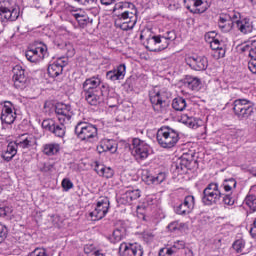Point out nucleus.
<instances>
[{
  "mask_svg": "<svg viewBox=\"0 0 256 256\" xmlns=\"http://www.w3.org/2000/svg\"><path fill=\"white\" fill-rule=\"evenodd\" d=\"M233 112L240 121H247V119L253 117L255 108L253 107V102L250 100L236 99L233 102Z\"/></svg>",
  "mask_w": 256,
  "mask_h": 256,
  "instance_id": "nucleus-3",
  "label": "nucleus"
},
{
  "mask_svg": "<svg viewBox=\"0 0 256 256\" xmlns=\"http://www.w3.org/2000/svg\"><path fill=\"white\" fill-rule=\"evenodd\" d=\"M165 179H167V175L164 172L158 173L157 176L150 177V181L154 183V185H160Z\"/></svg>",
  "mask_w": 256,
  "mask_h": 256,
  "instance_id": "nucleus-36",
  "label": "nucleus"
},
{
  "mask_svg": "<svg viewBox=\"0 0 256 256\" xmlns=\"http://www.w3.org/2000/svg\"><path fill=\"white\" fill-rule=\"evenodd\" d=\"M183 223H179V222H172L168 225V229L169 231H179V229H181V227H183Z\"/></svg>",
  "mask_w": 256,
  "mask_h": 256,
  "instance_id": "nucleus-47",
  "label": "nucleus"
},
{
  "mask_svg": "<svg viewBox=\"0 0 256 256\" xmlns=\"http://www.w3.org/2000/svg\"><path fill=\"white\" fill-rule=\"evenodd\" d=\"M241 51L243 53H245L246 51L249 52V57H251V59H256V40H251L250 45L249 44H245L242 48Z\"/></svg>",
  "mask_w": 256,
  "mask_h": 256,
  "instance_id": "nucleus-28",
  "label": "nucleus"
},
{
  "mask_svg": "<svg viewBox=\"0 0 256 256\" xmlns=\"http://www.w3.org/2000/svg\"><path fill=\"white\" fill-rule=\"evenodd\" d=\"M118 253L120 256H143V248L139 243L123 242L119 246Z\"/></svg>",
  "mask_w": 256,
  "mask_h": 256,
  "instance_id": "nucleus-8",
  "label": "nucleus"
},
{
  "mask_svg": "<svg viewBox=\"0 0 256 256\" xmlns=\"http://www.w3.org/2000/svg\"><path fill=\"white\" fill-rule=\"evenodd\" d=\"M45 53H47V46L43 45L27 50L25 56L30 63H39V61H43V59H45Z\"/></svg>",
  "mask_w": 256,
  "mask_h": 256,
  "instance_id": "nucleus-11",
  "label": "nucleus"
},
{
  "mask_svg": "<svg viewBox=\"0 0 256 256\" xmlns=\"http://www.w3.org/2000/svg\"><path fill=\"white\" fill-rule=\"evenodd\" d=\"M0 119L2 123H6V125H12V123H15V119H17V113L13 111V104L11 102H4Z\"/></svg>",
  "mask_w": 256,
  "mask_h": 256,
  "instance_id": "nucleus-12",
  "label": "nucleus"
},
{
  "mask_svg": "<svg viewBox=\"0 0 256 256\" xmlns=\"http://www.w3.org/2000/svg\"><path fill=\"white\" fill-rule=\"evenodd\" d=\"M239 17H241V14H239V13H234V14L232 15L233 23H237V19H239Z\"/></svg>",
  "mask_w": 256,
  "mask_h": 256,
  "instance_id": "nucleus-64",
  "label": "nucleus"
},
{
  "mask_svg": "<svg viewBox=\"0 0 256 256\" xmlns=\"http://www.w3.org/2000/svg\"><path fill=\"white\" fill-rule=\"evenodd\" d=\"M149 151H151V148L145 141L139 138L132 140V155L136 161H145L149 157Z\"/></svg>",
  "mask_w": 256,
  "mask_h": 256,
  "instance_id": "nucleus-6",
  "label": "nucleus"
},
{
  "mask_svg": "<svg viewBox=\"0 0 256 256\" xmlns=\"http://www.w3.org/2000/svg\"><path fill=\"white\" fill-rule=\"evenodd\" d=\"M135 20V25L137 24V16H135V13L124 11L121 14L118 15L117 20L115 23H126L129 24Z\"/></svg>",
  "mask_w": 256,
  "mask_h": 256,
  "instance_id": "nucleus-25",
  "label": "nucleus"
},
{
  "mask_svg": "<svg viewBox=\"0 0 256 256\" xmlns=\"http://www.w3.org/2000/svg\"><path fill=\"white\" fill-rule=\"evenodd\" d=\"M61 150V146L58 143H50L45 144L43 146V154L51 157L53 155H57V153Z\"/></svg>",
  "mask_w": 256,
  "mask_h": 256,
  "instance_id": "nucleus-26",
  "label": "nucleus"
},
{
  "mask_svg": "<svg viewBox=\"0 0 256 256\" xmlns=\"http://www.w3.org/2000/svg\"><path fill=\"white\" fill-rule=\"evenodd\" d=\"M191 163H193V155L183 154L175 163V168L181 173L185 169H191Z\"/></svg>",
  "mask_w": 256,
  "mask_h": 256,
  "instance_id": "nucleus-21",
  "label": "nucleus"
},
{
  "mask_svg": "<svg viewBox=\"0 0 256 256\" xmlns=\"http://www.w3.org/2000/svg\"><path fill=\"white\" fill-rule=\"evenodd\" d=\"M248 69L253 73L254 75L256 74V59H251L248 62Z\"/></svg>",
  "mask_w": 256,
  "mask_h": 256,
  "instance_id": "nucleus-52",
  "label": "nucleus"
},
{
  "mask_svg": "<svg viewBox=\"0 0 256 256\" xmlns=\"http://www.w3.org/2000/svg\"><path fill=\"white\" fill-rule=\"evenodd\" d=\"M173 253H177V250L173 246L166 249V255H173Z\"/></svg>",
  "mask_w": 256,
  "mask_h": 256,
  "instance_id": "nucleus-62",
  "label": "nucleus"
},
{
  "mask_svg": "<svg viewBox=\"0 0 256 256\" xmlns=\"http://www.w3.org/2000/svg\"><path fill=\"white\" fill-rule=\"evenodd\" d=\"M172 108L175 111H185L187 108V100L183 97L174 98L172 101Z\"/></svg>",
  "mask_w": 256,
  "mask_h": 256,
  "instance_id": "nucleus-27",
  "label": "nucleus"
},
{
  "mask_svg": "<svg viewBox=\"0 0 256 256\" xmlns=\"http://www.w3.org/2000/svg\"><path fill=\"white\" fill-rule=\"evenodd\" d=\"M19 19V9L0 7V21L7 23V21H17Z\"/></svg>",
  "mask_w": 256,
  "mask_h": 256,
  "instance_id": "nucleus-16",
  "label": "nucleus"
},
{
  "mask_svg": "<svg viewBox=\"0 0 256 256\" xmlns=\"http://www.w3.org/2000/svg\"><path fill=\"white\" fill-rule=\"evenodd\" d=\"M105 169V165L99 164V162H95L94 171L97 172V175L101 176V173Z\"/></svg>",
  "mask_w": 256,
  "mask_h": 256,
  "instance_id": "nucleus-54",
  "label": "nucleus"
},
{
  "mask_svg": "<svg viewBox=\"0 0 256 256\" xmlns=\"http://www.w3.org/2000/svg\"><path fill=\"white\" fill-rule=\"evenodd\" d=\"M119 203L122 205H131L133 203V200L131 199V196L128 191H126L119 199Z\"/></svg>",
  "mask_w": 256,
  "mask_h": 256,
  "instance_id": "nucleus-40",
  "label": "nucleus"
},
{
  "mask_svg": "<svg viewBox=\"0 0 256 256\" xmlns=\"http://www.w3.org/2000/svg\"><path fill=\"white\" fill-rule=\"evenodd\" d=\"M128 193L132 201H136V199H139V197H141V192L139 190H128Z\"/></svg>",
  "mask_w": 256,
  "mask_h": 256,
  "instance_id": "nucleus-50",
  "label": "nucleus"
},
{
  "mask_svg": "<svg viewBox=\"0 0 256 256\" xmlns=\"http://www.w3.org/2000/svg\"><path fill=\"white\" fill-rule=\"evenodd\" d=\"M68 51H67V55L68 57H73V55H75V49H73V46H71V44L66 45Z\"/></svg>",
  "mask_w": 256,
  "mask_h": 256,
  "instance_id": "nucleus-59",
  "label": "nucleus"
},
{
  "mask_svg": "<svg viewBox=\"0 0 256 256\" xmlns=\"http://www.w3.org/2000/svg\"><path fill=\"white\" fill-rule=\"evenodd\" d=\"M156 139L163 149H173L179 143V132L169 126H163L158 129Z\"/></svg>",
  "mask_w": 256,
  "mask_h": 256,
  "instance_id": "nucleus-2",
  "label": "nucleus"
},
{
  "mask_svg": "<svg viewBox=\"0 0 256 256\" xmlns=\"http://www.w3.org/2000/svg\"><path fill=\"white\" fill-rule=\"evenodd\" d=\"M5 239H7V228L3 224H0V244L3 243Z\"/></svg>",
  "mask_w": 256,
  "mask_h": 256,
  "instance_id": "nucleus-49",
  "label": "nucleus"
},
{
  "mask_svg": "<svg viewBox=\"0 0 256 256\" xmlns=\"http://www.w3.org/2000/svg\"><path fill=\"white\" fill-rule=\"evenodd\" d=\"M76 3H81V5H85L86 3H96L97 0H74Z\"/></svg>",
  "mask_w": 256,
  "mask_h": 256,
  "instance_id": "nucleus-60",
  "label": "nucleus"
},
{
  "mask_svg": "<svg viewBox=\"0 0 256 256\" xmlns=\"http://www.w3.org/2000/svg\"><path fill=\"white\" fill-rule=\"evenodd\" d=\"M123 239V230L117 228L113 231L112 235L109 237V241L112 243H119Z\"/></svg>",
  "mask_w": 256,
  "mask_h": 256,
  "instance_id": "nucleus-33",
  "label": "nucleus"
},
{
  "mask_svg": "<svg viewBox=\"0 0 256 256\" xmlns=\"http://www.w3.org/2000/svg\"><path fill=\"white\" fill-rule=\"evenodd\" d=\"M176 251H179V249H185V241L178 240L174 242L173 246Z\"/></svg>",
  "mask_w": 256,
  "mask_h": 256,
  "instance_id": "nucleus-53",
  "label": "nucleus"
},
{
  "mask_svg": "<svg viewBox=\"0 0 256 256\" xmlns=\"http://www.w3.org/2000/svg\"><path fill=\"white\" fill-rule=\"evenodd\" d=\"M17 149H19V146L17 145V142H10L8 143L6 149L2 151L1 157L4 161H13V157L17 155Z\"/></svg>",
  "mask_w": 256,
  "mask_h": 256,
  "instance_id": "nucleus-22",
  "label": "nucleus"
},
{
  "mask_svg": "<svg viewBox=\"0 0 256 256\" xmlns=\"http://www.w3.org/2000/svg\"><path fill=\"white\" fill-rule=\"evenodd\" d=\"M83 91H103L101 89V78L99 76H93L88 78L82 84Z\"/></svg>",
  "mask_w": 256,
  "mask_h": 256,
  "instance_id": "nucleus-20",
  "label": "nucleus"
},
{
  "mask_svg": "<svg viewBox=\"0 0 256 256\" xmlns=\"http://www.w3.org/2000/svg\"><path fill=\"white\" fill-rule=\"evenodd\" d=\"M149 97L154 111L161 113L163 111V105H165L167 101L165 94L163 92L153 90L150 92Z\"/></svg>",
  "mask_w": 256,
  "mask_h": 256,
  "instance_id": "nucleus-13",
  "label": "nucleus"
},
{
  "mask_svg": "<svg viewBox=\"0 0 256 256\" xmlns=\"http://www.w3.org/2000/svg\"><path fill=\"white\" fill-rule=\"evenodd\" d=\"M55 113L58 116V120L60 124L55 123L53 119H46L42 122V127L46 131H50L53 133L55 137H59L63 139L65 137V125L63 123H67V121H71V117H73V111L71 110V105L67 104H57L55 108Z\"/></svg>",
  "mask_w": 256,
  "mask_h": 256,
  "instance_id": "nucleus-1",
  "label": "nucleus"
},
{
  "mask_svg": "<svg viewBox=\"0 0 256 256\" xmlns=\"http://www.w3.org/2000/svg\"><path fill=\"white\" fill-rule=\"evenodd\" d=\"M28 256H49V254L45 248H36L34 251L28 254Z\"/></svg>",
  "mask_w": 256,
  "mask_h": 256,
  "instance_id": "nucleus-42",
  "label": "nucleus"
},
{
  "mask_svg": "<svg viewBox=\"0 0 256 256\" xmlns=\"http://www.w3.org/2000/svg\"><path fill=\"white\" fill-rule=\"evenodd\" d=\"M135 7V5L131 4V3H123V2H119L117 4H115L113 11H122V9H127V7Z\"/></svg>",
  "mask_w": 256,
  "mask_h": 256,
  "instance_id": "nucleus-43",
  "label": "nucleus"
},
{
  "mask_svg": "<svg viewBox=\"0 0 256 256\" xmlns=\"http://www.w3.org/2000/svg\"><path fill=\"white\" fill-rule=\"evenodd\" d=\"M11 213V208L9 207H0V217H7Z\"/></svg>",
  "mask_w": 256,
  "mask_h": 256,
  "instance_id": "nucleus-56",
  "label": "nucleus"
},
{
  "mask_svg": "<svg viewBox=\"0 0 256 256\" xmlns=\"http://www.w3.org/2000/svg\"><path fill=\"white\" fill-rule=\"evenodd\" d=\"M116 27L122 29V31H131L135 27V19L132 20L129 24L122 22H115Z\"/></svg>",
  "mask_w": 256,
  "mask_h": 256,
  "instance_id": "nucleus-37",
  "label": "nucleus"
},
{
  "mask_svg": "<svg viewBox=\"0 0 256 256\" xmlns=\"http://www.w3.org/2000/svg\"><path fill=\"white\" fill-rule=\"evenodd\" d=\"M208 43L210 44V47L213 51H217V49L222 47L219 39L208 40Z\"/></svg>",
  "mask_w": 256,
  "mask_h": 256,
  "instance_id": "nucleus-46",
  "label": "nucleus"
},
{
  "mask_svg": "<svg viewBox=\"0 0 256 256\" xmlns=\"http://www.w3.org/2000/svg\"><path fill=\"white\" fill-rule=\"evenodd\" d=\"M215 32H209L205 35V40L207 41V43H209V41H213V39H217L215 38Z\"/></svg>",
  "mask_w": 256,
  "mask_h": 256,
  "instance_id": "nucleus-58",
  "label": "nucleus"
},
{
  "mask_svg": "<svg viewBox=\"0 0 256 256\" xmlns=\"http://www.w3.org/2000/svg\"><path fill=\"white\" fill-rule=\"evenodd\" d=\"M115 175V171L111 167L104 166V170L100 174V177H105V179H111Z\"/></svg>",
  "mask_w": 256,
  "mask_h": 256,
  "instance_id": "nucleus-41",
  "label": "nucleus"
},
{
  "mask_svg": "<svg viewBox=\"0 0 256 256\" xmlns=\"http://www.w3.org/2000/svg\"><path fill=\"white\" fill-rule=\"evenodd\" d=\"M195 208V197L188 195L185 197L184 201L176 206L175 212L177 215H189L191 211Z\"/></svg>",
  "mask_w": 256,
  "mask_h": 256,
  "instance_id": "nucleus-14",
  "label": "nucleus"
},
{
  "mask_svg": "<svg viewBox=\"0 0 256 256\" xmlns=\"http://www.w3.org/2000/svg\"><path fill=\"white\" fill-rule=\"evenodd\" d=\"M127 73V66L125 64H120L113 70H110L106 73V78L109 81H121L125 79V75Z\"/></svg>",
  "mask_w": 256,
  "mask_h": 256,
  "instance_id": "nucleus-18",
  "label": "nucleus"
},
{
  "mask_svg": "<svg viewBox=\"0 0 256 256\" xmlns=\"http://www.w3.org/2000/svg\"><path fill=\"white\" fill-rule=\"evenodd\" d=\"M156 38L160 39V41H158V43H156V51H164V49H167V47H169V42L167 41V39H165L163 36L159 35L156 36Z\"/></svg>",
  "mask_w": 256,
  "mask_h": 256,
  "instance_id": "nucleus-35",
  "label": "nucleus"
},
{
  "mask_svg": "<svg viewBox=\"0 0 256 256\" xmlns=\"http://www.w3.org/2000/svg\"><path fill=\"white\" fill-rule=\"evenodd\" d=\"M168 43H171V41H175L177 39V35L175 34V31H168L165 35L162 36Z\"/></svg>",
  "mask_w": 256,
  "mask_h": 256,
  "instance_id": "nucleus-44",
  "label": "nucleus"
},
{
  "mask_svg": "<svg viewBox=\"0 0 256 256\" xmlns=\"http://www.w3.org/2000/svg\"><path fill=\"white\" fill-rule=\"evenodd\" d=\"M186 85L188 89H191L192 91H197V89H199V85H201V80H199V78L190 77L186 79Z\"/></svg>",
  "mask_w": 256,
  "mask_h": 256,
  "instance_id": "nucleus-31",
  "label": "nucleus"
},
{
  "mask_svg": "<svg viewBox=\"0 0 256 256\" xmlns=\"http://www.w3.org/2000/svg\"><path fill=\"white\" fill-rule=\"evenodd\" d=\"M223 203L225 205H235V198H233V195L232 194H226L224 197H223Z\"/></svg>",
  "mask_w": 256,
  "mask_h": 256,
  "instance_id": "nucleus-45",
  "label": "nucleus"
},
{
  "mask_svg": "<svg viewBox=\"0 0 256 256\" xmlns=\"http://www.w3.org/2000/svg\"><path fill=\"white\" fill-rule=\"evenodd\" d=\"M13 73V81H14V87L16 89H25L27 87V74L25 73V70L23 66L16 65L12 69Z\"/></svg>",
  "mask_w": 256,
  "mask_h": 256,
  "instance_id": "nucleus-9",
  "label": "nucleus"
},
{
  "mask_svg": "<svg viewBox=\"0 0 256 256\" xmlns=\"http://www.w3.org/2000/svg\"><path fill=\"white\" fill-rule=\"evenodd\" d=\"M244 205H247L253 213L256 211V197L255 195H248L244 200Z\"/></svg>",
  "mask_w": 256,
  "mask_h": 256,
  "instance_id": "nucleus-32",
  "label": "nucleus"
},
{
  "mask_svg": "<svg viewBox=\"0 0 256 256\" xmlns=\"http://www.w3.org/2000/svg\"><path fill=\"white\" fill-rule=\"evenodd\" d=\"M216 54H215V57H217V59H221L223 57H225V50L223 48V46H220L217 50H215Z\"/></svg>",
  "mask_w": 256,
  "mask_h": 256,
  "instance_id": "nucleus-55",
  "label": "nucleus"
},
{
  "mask_svg": "<svg viewBox=\"0 0 256 256\" xmlns=\"http://www.w3.org/2000/svg\"><path fill=\"white\" fill-rule=\"evenodd\" d=\"M161 41L157 36H152L146 39V49L157 53V43Z\"/></svg>",
  "mask_w": 256,
  "mask_h": 256,
  "instance_id": "nucleus-30",
  "label": "nucleus"
},
{
  "mask_svg": "<svg viewBox=\"0 0 256 256\" xmlns=\"http://www.w3.org/2000/svg\"><path fill=\"white\" fill-rule=\"evenodd\" d=\"M233 250L236 251V253H243V249H245V241L244 240H236L233 245Z\"/></svg>",
  "mask_w": 256,
  "mask_h": 256,
  "instance_id": "nucleus-38",
  "label": "nucleus"
},
{
  "mask_svg": "<svg viewBox=\"0 0 256 256\" xmlns=\"http://www.w3.org/2000/svg\"><path fill=\"white\" fill-rule=\"evenodd\" d=\"M62 187L64 189V191H69V189H73V182H71V180L64 178L62 180Z\"/></svg>",
  "mask_w": 256,
  "mask_h": 256,
  "instance_id": "nucleus-48",
  "label": "nucleus"
},
{
  "mask_svg": "<svg viewBox=\"0 0 256 256\" xmlns=\"http://www.w3.org/2000/svg\"><path fill=\"white\" fill-rule=\"evenodd\" d=\"M67 66V61L63 58H59L54 63L48 66V75L49 77L55 78L59 77L63 73V67Z\"/></svg>",
  "mask_w": 256,
  "mask_h": 256,
  "instance_id": "nucleus-19",
  "label": "nucleus"
},
{
  "mask_svg": "<svg viewBox=\"0 0 256 256\" xmlns=\"http://www.w3.org/2000/svg\"><path fill=\"white\" fill-rule=\"evenodd\" d=\"M179 121L180 123L187 125V127H190V129H195V127H197V122L195 121V118L190 117L187 114H182Z\"/></svg>",
  "mask_w": 256,
  "mask_h": 256,
  "instance_id": "nucleus-29",
  "label": "nucleus"
},
{
  "mask_svg": "<svg viewBox=\"0 0 256 256\" xmlns=\"http://www.w3.org/2000/svg\"><path fill=\"white\" fill-rule=\"evenodd\" d=\"M184 3L190 13L199 14L207 11V2L203 0H184Z\"/></svg>",
  "mask_w": 256,
  "mask_h": 256,
  "instance_id": "nucleus-15",
  "label": "nucleus"
},
{
  "mask_svg": "<svg viewBox=\"0 0 256 256\" xmlns=\"http://www.w3.org/2000/svg\"><path fill=\"white\" fill-rule=\"evenodd\" d=\"M236 27L238 31L247 35V33L253 32V22L251 20L245 18L243 20H236Z\"/></svg>",
  "mask_w": 256,
  "mask_h": 256,
  "instance_id": "nucleus-24",
  "label": "nucleus"
},
{
  "mask_svg": "<svg viewBox=\"0 0 256 256\" xmlns=\"http://www.w3.org/2000/svg\"><path fill=\"white\" fill-rule=\"evenodd\" d=\"M97 152L98 153H105L107 152V145L105 143V140H102L99 145L97 146Z\"/></svg>",
  "mask_w": 256,
  "mask_h": 256,
  "instance_id": "nucleus-51",
  "label": "nucleus"
},
{
  "mask_svg": "<svg viewBox=\"0 0 256 256\" xmlns=\"http://www.w3.org/2000/svg\"><path fill=\"white\" fill-rule=\"evenodd\" d=\"M74 17L78 21V23H81V21H87V19H85V16H82L80 14H75Z\"/></svg>",
  "mask_w": 256,
  "mask_h": 256,
  "instance_id": "nucleus-61",
  "label": "nucleus"
},
{
  "mask_svg": "<svg viewBox=\"0 0 256 256\" xmlns=\"http://www.w3.org/2000/svg\"><path fill=\"white\" fill-rule=\"evenodd\" d=\"M222 195L219 185L217 183H210L203 191L202 203L204 205H215Z\"/></svg>",
  "mask_w": 256,
  "mask_h": 256,
  "instance_id": "nucleus-5",
  "label": "nucleus"
},
{
  "mask_svg": "<svg viewBox=\"0 0 256 256\" xmlns=\"http://www.w3.org/2000/svg\"><path fill=\"white\" fill-rule=\"evenodd\" d=\"M106 143V150L110 153H115L117 151V143L114 140L104 139Z\"/></svg>",
  "mask_w": 256,
  "mask_h": 256,
  "instance_id": "nucleus-39",
  "label": "nucleus"
},
{
  "mask_svg": "<svg viewBox=\"0 0 256 256\" xmlns=\"http://www.w3.org/2000/svg\"><path fill=\"white\" fill-rule=\"evenodd\" d=\"M75 134L80 141H91L97 137V127L87 122H78L75 126Z\"/></svg>",
  "mask_w": 256,
  "mask_h": 256,
  "instance_id": "nucleus-4",
  "label": "nucleus"
},
{
  "mask_svg": "<svg viewBox=\"0 0 256 256\" xmlns=\"http://www.w3.org/2000/svg\"><path fill=\"white\" fill-rule=\"evenodd\" d=\"M224 191L226 193H229V191H233L237 187V181L234 178H230L228 180H225L223 183Z\"/></svg>",
  "mask_w": 256,
  "mask_h": 256,
  "instance_id": "nucleus-34",
  "label": "nucleus"
},
{
  "mask_svg": "<svg viewBox=\"0 0 256 256\" xmlns=\"http://www.w3.org/2000/svg\"><path fill=\"white\" fill-rule=\"evenodd\" d=\"M16 145H18L20 149H31V147H35V145H37V138L24 134L20 140L16 141Z\"/></svg>",
  "mask_w": 256,
  "mask_h": 256,
  "instance_id": "nucleus-23",
  "label": "nucleus"
},
{
  "mask_svg": "<svg viewBox=\"0 0 256 256\" xmlns=\"http://www.w3.org/2000/svg\"><path fill=\"white\" fill-rule=\"evenodd\" d=\"M107 213H109V198L101 197L96 204V208L89 213V217L91 221H101Z\"/></svg>",
  "mask_w": 256,
  "mask_h": 256,
  "instance_id": "nucleus-7",
  "label": "nucleus"
},
{
  "mask_svg": "<svg viewBox=\"0 0 256 256\" xmlns=\"http://www.w3.org/2000/svg\"><path fill=\"white\" fill-rule=\"evenodd\" d=\"M102 5H113L115 0H100Z\"/></svg>",
  "mask_w": 256,
  "mask_h": 256,
  "instance_id": "nucleus-63",
  "label": "nucleus"
},
{
  "mask_svg": "<svg viewBox=\"0 0 256 256\" xmlns=\"http://www.w3.org/2000/svg\"><path fill=\"white\" fill-rule=\"evenodd\" d=\"M250 235L251 237H253L254 239L256 238V218L253 221L252 227L250 228Z\"/></svg>",
  "mask_w": 256,
  "mask_h": 256,
  "instance_id": "nucleus-57",
  "label": "nucleus"
},
{
  "mask_svg": "<svg viewBox=\"0 0 256 256\" xmlns=\"http://www.w3.org/2000/svg\"><path fill=\"white\" fill-rule=\"evenodd\" d=\"M186 63L194 71H205L209 67V61L205 56H190L186 58Z\"/></svg>",
  "mask_w": 256,
  "mask_h": 256,
  "instance_id": "nucleus-10",
  "label": "nucleus"
},
{
  "mask_svg": "<svg viewBox=\"0 0 256 256\" xmlns=\"http://www.w3.org/2000/svg\"><path fill=\"white\" fill-rule=\"evenodd\" d=\"M82 95L89 105L97 106L103 101V90L82 91Z\"/></svg>",
  "mask_w": 256,
  "mask_h": 256,
  "instance_id": "nucleus-17",
  "label": "nucleus"
}]
</instances>
